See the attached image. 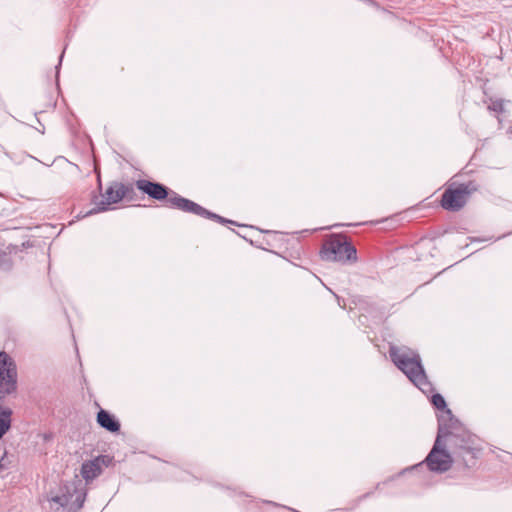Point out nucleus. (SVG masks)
I'll use <instances>...</instances> for the list:
<instances>
[{"label": "nucleus", "instance_id": "nucleus-1", "mask_svg": "<svg viewBox=\"0 0 512 512\" xmlns=\"http://www.w3.org/2000/svg\"><path fill=\"white\" fill-rule=\"evenodd\" d=\"M136 187L155 200L166 199L171 208L212 219L222 224L234 223L233 221L225 219L224 217L205 209L201 205L180 196L174 191H169V189L161 183L141 179L136 181Z\"/></svg>", "mask_w": 512, "mask_h": 512}, {"label": "nucleus", "instance_id": "nucleus-2", "mask_svg": "<svg viewBox=\"0 0 512 512\" xmlns=\"http://www.w3.org/2000/svg\"><path fill=\"white\" fill-rule=\"evenodd\" d=\"M389 355L397 368L423 393L428 394L433 391L417 352L407 347L391 346Z\"/></svg>", "mask_w": 512, "mask_h": 512}, {"label": "nucleus", "instance_id": "nucleus-3", "mask_svg": "<svg viewBox=\"0 0 512 512\" xmlns=\"http://www.w3.org/2000/svg\"><path fill=\"white\" fill-rule=\"evenodd\" d=\"M477 441L478 439L475 435L462 428L449 439L456 460L461 459L465 467H471L475 464L479 451Z\"/></svg>", "mask_w": 512, "mask_h": 512}, {"label": "nucleus", "instance_id": "nucleus-4", "mask_svg": "<svg viewBox=\"0 0 512 512\" xmlns=\"http://www.w3.org/2000/svg\"><path fill=\"white\" fill-rule=\"evenodd\" d=\"M135 194L133 184H123L118 181H113L106 188L101 199L95 197L93 200L95 207L90 210L87 215L107 211L112 204H117L124 198L133 200Z\"/></svg>", "mask_w": 512, "mask_h": 512}, {"label": "nucleus", "instance_id": "nucleus-5", "mask_svg": "<svg viewBox=\"0 0 512 512\" xmlns=\"http://www.w3.org/2000/svg\"><path fill=\"white\" fill-rule=\"evenodd\" d=\"M321 257L327 261H355L357 259L356 248L347 241L345 236L334 235L322 246Z\"/></svg>", "mask_w": 512, "mask_h": 512}, {"label": "nucleus", "instance_id": "nucleus-6", "mask_svg": "<svg viewBox=\"0 0 512 512\" xmlns=\"http://www.w3.org/2000/svg\"><path fill=\"white\" fill-rule=\"evenodd\" d=\"M17 388L15 363L6 352H0V399H5Z\"/></svg>", "mask_w": 512, "mask_h": 512}, {"label": "nucleus", "instance_id": "nucleus-7", "mask_svg": "<svg viewBox=\"0 0 512 512\" xmlns=\"http://www.w3.org/2000/svg\"><path fill=\"white\" fill-rule=\"evenodd\" d=\"M476 191L474 183L461 184L457 188H448L442 195L441 206L448 211L456 212L464 207L468 197Z\"/></svg>", "mask_w": 512, "mask_h": 512}, {"label": "nucleus", "instance_id": "nucleus-8", "mask_svg": "<svg viewBox=\"0 0 512 512\" xmlns=\"http://www.w3.org/2000/svg\"><path fill=\"white\" fill-rule=\"evenodd\" d=\"M425 462L430 471L443 473L448 471L453 463V458L445 449V443L436 439L434 445L427 455Z\"/></svg>", "mask_w": 512, "mask_h": 512}, {"label": "nucleus", "instance_id": "nucleus-9", "mask_svg": "<svg viewBox=\"0 0 512 512\" xmlns=\"http://www.w3.org/2000/svg\"><path fill=\"white\" fill-rule=\"evenodd\" d=\"M461 425L459 421L453 416L450 409H446L442 414L438 417V433L436 439L448 437L449 439L456 432L460 431Z\"/></svg>", "mask_w": 512, "mask_h": 512}, {"label": "nucleus", "instance_id": "nucleus-10", "mask_svg": "<svg viewBox=\"0 0 512 512\" xmlns=\"http://www.w3.org/2000/svg\"><path fill=\"white\" fill-rule=\"evenodd\" d=\"M98 424L109 432H118L120 430L119 421L104 409H100L97 414Z\"/></svg>", "mask_w": 512, "mask_h": 512}, {"label": "nucleus", "instance_id": "nucleus-11", "mask_svg": "<svg viewBox=\"0 0 512 512\" xmlns=\"http://www.w3.org/2000/svg\"><path fill=\"white\" fill-rule=\"evenodd\" d=\"M101 473V466L98 463V459L93 461H87L82 464L81 475L86 480H93Z\"/></svg>", "mask_w": 512, "mask_h": 512}, {"label": "nucleus", "instance_id": "nucleus-12", "mask_svg": "<svg viewBox=\"0 0 512 512\" xmlns=\"http://www.w3.org/2000/svg\"><path fill=\"white\" fill-rule=\"evenodd\" d=\"M11 415V409L0 407V439L11 427Z\"/></svg>", "mask_w": 512, "mask_h": 512}, {"label": "nucleus", "instance_id": "nucleus-13", "mask_svg": "<svg viewBox=\"0 0 512 512\" xmlns=\"http://www.w3.org/2000/svg\"><path fill=\"white\" fill-rule=\"evenodd\" d=\"M66 491L61 495H56L51 498V501L58 504L61 507H66L72 503L73 494L70 489L66 486Z\"/></svg>", "mask_w": 512, "mask_h": 512}, {"label": "nucleus", "instance_id": "nucleus-14", "mask_svg": "<svg viewBox=\"0 0 512 512\" xmlns=\"http://www.w3.org/2000/svg\"><path fill=\"white\" fill-rule=\"evenodd\" d=\"M431 402L435 408L442 410L443 412L448 409L444 397L438 393L434 394L431 398Z\"/></svg>", "mask_w": 512, "mask_h": 512}, {"label": "nucleus", "instance_id": "nucleus-15", "mask_svg": "<svg viewBox=\"0 0 512 512\" xmlns=\"http://www.w3.org/2000/svg\"><path fill=\"white\" fill-rule=\"evenodd\" d=\"M73 492L76 495H75V500L74 501L72 500V503L75 504L77 509H80V508H82V506L84 504L86 493L83 491H78L76 488L73 489Z\"/></svg>", "mask_w": 512, "mask_h": 512}, {"label": "nucleus", "instance_id": "nucleus-16", "mask_svg": "<svg viewBox=\"0 0 512 512\" xmlns=\"http://www.w3.org/2000/svg\"><path fill=\"white\" fill-rule=\"evenodd\" d=\"M488 109L497 113H502L504 111V102L501 99L492 100Z\"/></svg>", "mask_w": 512, "mask_h": 512}, {"label": "nucleus", "instance_id": "nucleus-17", "mask_svg": "<svg viewBox=\"0 0 512 512\" xmlns=\"http://www.w3.org/2000/svg\"><path fill=\"white\" fill-rule=\"evenodd\" d=\"M10 461L7 458V453L5 452L4 455L0 459V473L4 470H7L9 468Z\"/></svg>", "mask_w": 512, "mask_h": 512}, {"label": "nucleus", "instance_id": "nucleus-18", "mask_svg": "<svg viewBox=\"0 0 512 512\" xmlns=\"http://www.w3.org/2000/svg\"><path fill=\"white\" fill-rule=\"evenodd\" d=\"M63 56H64V51L62 52V54L60 55V60H59V65L61 64V61L63 59Z\"/></svg>", "mask_w": 512, "mask_h": 512}, {"label": "nucleus", "instance_id": "nucleus-19", "mask_svg": "<svg viewBox=\"0 0 512 512\" xmlns=\"http://www.w3.org/2000/svg\"><path fill=\"white\" fill-rule=\"evenodd\" d=\"M420 466H421V464L415 465V466L413 467V469H418V467H420Z\"/></svg>", "mask_w": 512, "mask_h": 512}]
</instances>
